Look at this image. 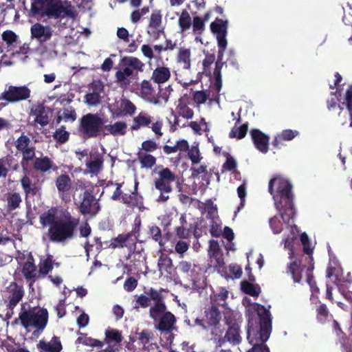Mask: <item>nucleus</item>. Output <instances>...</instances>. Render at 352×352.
<instances>
[{"label": "nucleus", "mask_w": 352, "mask_h": 352, "mask_svg": "<svg viewBox=\"0 0 352 352\" xmlns=\"http://www.w3.org/2000/svg\"><path fill=\"white\" fill-rule=\"evenodd\" d=\"M140 225H135L133 230L126 234H120L116 237L112 238L109 244L105 241L107 244L106 248L115 250L116 248H126L129 252L134 251L137 243L138 237L139 236Z\"/></svg>", "instance_id": "nucleus-12"}, {"label": "nucleus", "mask_w": 352, "mask_h": 352, "mask_svg": "<svg viewBox=\"0 0 352 352\" xmlns=\"http://www.w3.org/2000/svg\"><path fill=\"white\" fill-rule=\"evenodd\" d=\"M162 126L163 122L162 120H158L153 122V117L148 113L141 111L136 116L133 117L131 130L132 131H137L143 128L151 127L157 137L160 138L163 135L162 131Z\"/></svg>", "instance_id": "nucleus-13"}, {"label": "nucleus", "mask_w": 352, "mask_h": 352, "mask_svg": "<svg viewBox=\"0 0 352 352\" xmlns=\"http://www.w3.org/2000/svg\"><path fill=\"white\" fill-rule=\"evenodd\" d=\"M57 213V208L52 207L39 216V222L43 227L49 226L46 236L50 241L64 243L76 237L80 219L67 210L60 217Z\"/></svg>", "instance_id": "nucleus-2"}, {"label": "nucleus", "mask_w": 352, "mask_h": 352, "mask_svg": "<svg viewBox=\"0 0 352 352\" xmlns=\"http://www.w3.org/2000/svg\"><path fill=\"white\" fill-rule=\"evenodd\" d=\"M226 323L228 326V330L222 339L219 340L220 344H224L228 342L233 345L241 343V337L240 335V326L236 321L226 318Z\"/></svg>", "instance_id": "nucleus-18"}, {"label": "nucleus", "mask_w": 352, "mask_h": 352, "mask_svg": "<svg viewBox=\"0 0 352 352\" xmlns=\"http://www.w3.org/2000/svg\"><path fill=\"white\" fill-rule=\"evenodd\" d=\"M55 185L57 188L59 197L64 201L70 200V197L67 195L72 186V181L69 175L66 173H62L56 178Z\"/></svg>", "instance_id": "nucleus-20"}, {"label": "nucleus", "mask_w": 352, "mask_h": 352, "mask_svg": "<svg viewBox=\"0 0 352 352\" xmlns=\"http://www.w3.org/2000/svg\"><path fill=\"white\" fill-rule=\"evenodd\" d=\"M54 138L60 144L67 142L69 138V133L65 130V127L62 126L55 131L53 135Z\"/></svg>", "instance_id": "nucleus-53"}, {"label": "nucleus", "mask_w": 352, "mask_h": 352, "mask_svg": "<svg viewBox=\"0 0 352 352\" xmlns=\"http://www.w3.org/2000/svg\"><path fill=\"white\" fill-rule=\"evenodd\" d=\"M104 130L107 131V133L104 132V134H110L113 136H122L124 135L127 131V124L124 121H117L113 124H104Z\"/></svg>", "instance_id": "nucleus-28"}, {"label": "nucleus", "mask_w": 352, "mask_h": 352, "mask_svg": "<svg viewBox=\"0 0 352 352\" xmlns=\"http://www.w3.org/2000/svg\"><path fill=\"white\" fill-rule=\"evenodd\" d=\"M222 254L219 243L214 240L210 241L208 255L210 257H217V255Z\"/></svg>", "instance_id": "nucleus-62"}, {"label": "nucleus", "mask_w": 352, "mask_h": 352, "mask_svg": "<svg viewBox=\"0 0 352 352\" xmlns=\"http://www.w3.org/2000/svg\"><path fill=\"white\" fill-rule=\"evenodd\" d=\"M329 316V311L325 304H320L317 307L316 318L320 323H325L328 320Z\"/></svg>", "instance_id": "nucleus-50"}, {"label": "nucleus", "mask_w": 352, "mask_h": 352, "mask_svg": "<svg viewBox=\"0 0 352 352\" xmlns=\"http://www.w3.org/2000/svg\"><path fill=\"white\" fill-rule=\"evenodd\" d=\"M346 109L349 111L350 116V127H352V84L349 86L344 96V100L342 102Z\"/></svg>", "instance_id": "nucleus-49"}, {"label": "nucleus", "mask_w": 352, "mask_h": 352, "mask_svg": "<svg viewBox=\"0 0 352 352\" xmlns=\"http://www.w3.org/2000/svg\"><path fill=\"white\" fill-rule=\"evenodd\" d=\"M219 50L217 54V60L215 63V67L213 72L214 76V87L217 91H219L222 86L221 69L225 62H223V58L227 47L228 42L217 43Z\"/></svg>", "instance_id": "nucleus-17"}, {"label": "nucleus", "mask_w": 352, "mask_h": 352, "mask_svg": "<svg viewBox=\"0 0 352 352\" xmlns=\"http://www.w3.org/2000/svg\"><path fill=\"white\" fill-rule=\"evenodd\" d=\"M76 343L92 347H102L103 346L102 341L87 337L86 336L78 337L76 340Z\"/></svg>", "instance_id": "nucleus-51"}, {"label": "nucleus", "mask_w": 352, "mask_h": 352, "mask_svg": "<svg viewBox=\"0 0 352 352\" xmlns=\"http://www.w3.org/2000/svg\"><path fill=\"white\" fill-rule=\"evenodd\" d=\"M104 119L98 113H86L78 120L77 134L83 140L104 136Z\"/></svg>", "instance_id": "nucleus-7"}, {"label": "nucleus", "mask_w": 352, "mask_h": 352, "mask_svg": "<svg viewBox=\"0 0 352 352\" xmlns=\"http://www.w3.org/2000/svg\"><path fill=\"white\" fill-rule=\"evenodd\" d=\"M300 239L303 245V252L307 254V256H311L310 254L312 253L313 250L310 247L308 235L305 232H303L300 234Z\"/></svg>", "instance_id": "nucleus-61"}, {"label": "nucleus", "mask_w": 352, "mask_h": 352, "mask_svg": "<svg viewBox=\"0 0 352 352\" xmlns=\"http://www.w3.org/2000/svg\"><path fill=\"white\" fill-rule=\"evenodd\" d=\"M163 288L157 290L153 287L145 289L144 294L137 296L135 307L143 309L150 307L148 314L155 327L160 332L170 333L175 329L177 322L175 316L167 311V306L162 293Z\"/></svg>", "instance_id": "nucleus-1"}, {"label": "nucleus", "mask_w": 352, "mask_h": 352, "mask_svg": "<svg viewBox=\"0 0 352 352\" xmlns=\"http://www.w3.org/2000/svg\"><path fill=\"white\" fill-rule=\"evenodd\" d=\"M30 94V89L25 85H10L7 90L0 94V100H3L9 103H15L28 99Z\"/></svg>", "instance_id": "nucleus-14"}, {"label": "nucleus", "mask_w": 352, "mask_h": 352, "mask_svg": "<svg viewBox=\"0 0 352 352\" xmlns=\"http://www.w3.org/2000/svg\"><path fill=\"white\" fill-rule=\"evenodd\" d=\"M241 288L245 294L251 296H258L261 293V288L258 285H254L247 280L241 282Z\"/></svg>", "instance_id": "nucleus-42"}, {"label": "nucleus", "mask_w": 352, "mask_h": 352, "mask_svg": "<svg viewBox=\"0 0 352 352\" xmlns=\"http://www.w3.org/2000/svg\"><path fill=\"white\" fill-rule=\"evenodd\" d=\"M20 182L26 197L35 196L38 192L39 188L36 184H32V180L26 175L21 177Z\"/></svg>", "instance_id": "nucleus-34"}, {"label": "nucleus", "mask_w": 352, "mask_h": 352, "mask_svg": "<svg viewBox=\"0 0 352 352\" xmlns=\"http://www.w3.org/2000/svg\"><path fill=\"white\" fill-rule=\"evenodd\" d=\"M37 348L39 352H60L63 346L60 338L54 336L49 342L41 340L37 344Z\"/></svg>", "instance_id": "nucleus-26"}, {"label": "nucleus", "mask_w": 352, "mask_h": 352, "mask_svg": "<svg viewBox=\"0 0 352 352\" xmlns=\"http://www.w3.org/2000/svg\"><path fill=\"white\" fill-rule=\"evenodd\" d=\"M144 63L135 56H124L119 61L120 69L116 72V82L122 88L129 86L130 77H136L139 72H142Z\"/></svg>", "instance_id": "nucleus-8"}, {"label": "nucleus", "mask_w": 352, "mask_h": 352, "mask_svg": "<svg viewBox=\"0 0 352 352\" xmlns=\"http://www.w3.org/2000/svg\"><path fill=\"white\" fill-rule=\"evenodd\" d=\"M253 309L259 318V325L254 327L249 321L247 330V339L252 345L265 343L272 332V318L270 312L263 305L258 303L252 305Z\"/></svg>", "instance_id": "nucleus-5"}, {"label": "nucleus", "mask_w": 352, "mask_h": 352, "mask_svg": "<svg viewBox=\"0 0 352 352\" xmlns=\"http://www.w3.org/2000/svg\"><path fill=\"white\" fill-rule=\"evenodd\" d=\"M172 260L166 254H162L157 261V266L160 274H163L164 272L170 273L172 268Z\"/></svg>", "instance_id": "nucleus-38"}, {"label": "nucleus", "mask_w": 352, "mask_h": 352, "mask_svg": "<svg viewBox=\"0 0 352 352\" xmlns=\"http://www.w3.org/2000/svg\"><path fill=\"white\" fill-rule=\"evenodd\" d=\"M292 189L291 182L280 175H274L269 182L268 191L272 195L275 208L285 223H289L296 214Z\"/></svg>", "instance_id": "nucleus-3"}, {"label": "nucleus", "mask_w": 352, "mask_h": 352, "mask_svg": "<svg viewBox=\"0 0 352 352\" xmlns=\"http://www.w3.org/2000/svg\"><path fill=\"white\" fill-rule=\"evenodd\" d=\"M18 320L26 329L34 327L38 331H43L47 324L48 311L45 308L40 309L37 312L33 309H22L19 314V318L15 320V323Z\"/></svg>", "instance_id": "nucleus-9"}, {"label": "nucleus", "mask_w": 352, "mask_h": 352, "mask_svg": "<svg viewBox=\"0 0 352 352\" xmlns=\"http://www.w3.org/2000/svg\"><path fill=\"white\" fill-rule=\"evenodd\" d=\"M206 318L209 325L217 326L221 319V316L219 309L215 306H212L206 312Z\"/></svg>", "instance_id": "nucleus-41"}, {"label": "nucleus", "mask_w": 352, "mask_h": 352, "mask_svg": "<svg viewBox=\"0 0 352 352\" xmlns=\"http://www.w3.org/2000/svg\"><path fill=\"white\" fill-rule=\"evenodd\" d=\"M191 17L186 10H183L178 19V25L181 32H184L190 29L192 25Z\"/></svg>", "instance_id": "nucleus-39"}, {"label": "nucleus", "mask_w": 352, "mask_h": 352, "mask_svg": "<svg viewBox=\"0 0 352 352\" xmlns=\"http://www.w3.org/2000/svg\"><path fill=\"white\" fill-rule=\"evenodd\" d=\"M248 131V122H245L239 127L234 126L229 133V138L241 140L244 138Z\"/></svg>", "instance_id": "nucleus-43"}, {"label": "nucleus", "mask_w": 352, "mask_h": 352, "mask_svg": "<svg viewBox=\"0 0 352 352\" xmlns=\"http://www.w3.org/2000/svg\"><path fill=\"white\" fill-rule=\"evenodd\" d=\"M228 20L216 18V19L210 23V28L211 32L216 35L217 43L228 42L226 36L228 34Z\"/></svg>", "instance_id": "nucleus-22"}, {"label": "nucleus", "mask_w": 352, "mask_h": 352, "mask_svg": "<svg viewBox=\"0 0 352 352\" xmlns=\"http://www.w3.org/2000/svg\"><path fill=\"white\" fill-rule=\"evenodd\" d=\"M333 97L327 100V107L329 111L336 110L337 108L340 109V107H342L343 104L338 103V98L336 97V93L331 92Z\"/></svg>", "instance_id": "nucleus-60"}, {"label": "nucleus", "mask_w": 352, "mask_h": 352, "mask_svg": "<svg viewBox=\"0 0 352 352\" xmlns=\"http://www.w3.org/2000/svg\"><path fill=\"white\" fill-rule=\"evenodd\" d=\"M54 262L53 256L50 254L47 255L45 259L41 260L38 265L39 274L43 276L47 275L53 270Z\"/></svg>", "instance_id": "nucleus-36"}, {"label": "nucleus", "mask_w": 352, "mask_h": 352, "mask_svg": "<svg viewBox=\"0 0 352 352\" xmlns=\"http://www.w3.org/2000/svg\"><path fill=\"white\" fill-rule=\"evenodd\" d=\"M137 155L142 168L149 169L156 164V158L151 154L140 151Z\"/></svg>", "instance_id": "nucleus-37"}, {"label": "nucleus", "mask_w": 352, "mask_h": 352, "mask_svg": "<svg viewBox=\"0 0 352 352\" xmlns=\"http://www.w3.org/2000/svg\"><path fill=\"white\" fill-rule=\"evenodd\" d=\"M191 51L190 49L180 47L177 54V63L182 65L184 69H189L191 66Z\"/></svg>", "instance_id": "nucleus-32"}, {"label": "nucleus", "mask_w": 352, "mask_h": 352, "mask_svg": "<svg viewBox=\"0 0 352 352\" xmlns=\"http://www.w3.org/2000/svg\"><path fill=\"white\" fill-rule=\"evenodd\" d=\"M136 111L135 105L129 99L123 98L120 100V111L124 115L133 116Z\"/></svg>", "instance_id": "nucleus-44"}, {"label": "nucleus", "mask_w": 352, "mask_h": 352, "mask_svg": "<svg viewBox=\"0 0 352 352\" xmlns=\"http://www.w3.org/2000/svg\"><path fill=\"white\" fill-rule=\"evenodd\" d=\"M237 164L236 160L230 155L226 158L225 163L222 166L223 170L232 171L234 175H241V173L236 169Z\"/></svg>", "instance_id": "nucleus-54"}, {"label": "nucleus", "mask_w": 352, "mask_h": 352, "mask_svg": "<svg viewBox=\"0 0 352 352\" xmlns=\"http://www.w3.org/2000/svg\"><path fill=\"white\" fill-rule=\"evenodd\" d=\"M210 267L214 268L222 277L228 280L230 276L227 272L223 254L217 255V257H210Z\"/></svg>", "instance_id": "nucleus-27"}, {"label": "nucleus", "mask_w": 352, "mask_h": 352, "mask_svg": "<svg viewBox=\"0 0 352 352\" xmlns=\"http://www.w3.org/2000/svg\"><path fill=\"white\" fill-rule=\"evenodd\" d=\"M7 200V209L9 211H12L18 208L21 202L22 199L19 192H8L6 195Z\"/></svg>", "instance_id": "nucleus-35"}, {"label": "nucleus", "mask_w": 352, "mask_h": 352, "mask_svg": "<svg viewBox=\"0 0 352 352\" xmlns=\"http://www.w3.org/2000/svg\"><path fill=\"white\" fill-rule=\"evenodd\" d=\"M157 148V144L152 140H147L142 143V149L146 153L153 152L156 151Z\"/></svg>", "instance_id": "nucleus-64"}, {"label": "nucleus", "mask_w": 352, "mask_h": 352, "mask_svg": "<svg viewBox=\"0 0 352 352\" xmlns=\"http://www.w3.org/2000/svg\"><path fill=\"white\" fill-rule=\"evenodd\" d=\"M85 102L90 106H96L101 102V96L95 93H88L85 97Z\"/></svg>", "instance_id": "nucleus-58"}, {"label": "nucleus", "mask_w": 352, "mask_h": 352, "mask_svg": "<svg viewBox=\"0 0 352 352\" xmlns=\"http://www.w3.org/2000/svg\"><path fill=\"white\" fill-rule=\"evenodd\" d=\"M123 337L121 331L117 329H107L105 331V342L110 343L114 341L117 343H120L122 341Z\"/></svg>", "instance_id": "nucleus-46"}, {"label": "nucleus", "mask_w": 352, "mask_h": 352, "mask_svg": "<svg viewBox=\"0 0 352 352\" xmlns=\"http://www.w3.org/2000/svg\"><path fill=\"white\" fill-rule=\"evenodd\" d=\"M21 272L26 280H32L34 282L35 279L38 278L36 267L34 263L32 257L28 258V260L24 263Z\"/></svg>", "instance_id": "nucleus-30"}, {"label": "nucleus", "mask_w": 352, "mask_h": 352, "mask_svg": "<svg viewBox=\"0 0 352 352\" xmlns=\"http://www.w3.org/2000/svg\"><path fill=\"white\" fill-rule=\"evenodd\" d=\"M349 122H350V116L347 109H344V107H340L339 112L337 118L338 124L344 126L346 125Z\"/></svg>", "instance_id": "nucleus-56"}, {"label": "nucleus", "mask_w": 352, "mask_h": 352, "mask_svg": "<svg viewBox=\"0 0 352 352\" xmlns=\"http://www.w3.org/2000/svg\"><path fill=\"white\" fill-rule=\"evenodd\" d=\"M78 210L82 215L96 216L100 212V204L94 195L92 190H86L83 192Z\"/></svg>", "instance_id": "nucleus-16"}, {"label": "nucleus", "mask_w": 352, "mask_h": 352, "mask_svg": "<svg viewBox=\"0 0 352 352\" xmlns=\"http://www.w3.org/2000/svg\"><path fill=\"white\" fill-rule=\"evenodd\" d=\"M33 169L38 173H46L50 170L56 171L57 165L47 156L35 157L33 162Z\"/></svg>", "instance_id": "nucleus-23"}, {"label": "nucleus", "mask_w": 352, "mask_h": 352, "mask_svg": "<svg viewBox=\"0 0 352 352\" xmlns=\"http://www.w3.org/2000/svg\"><path fill=\"white\" fill-rule=\"evenodd\" d=\"M170 70L168 67L157 66L152 73L151 80L159 85L163 84L170 79Z\"/></svg>", "instance_id": "nucleus-29"}, {"label": "nucleus", "mask_w": 352, "mask_h": 352, "mask_svg": "<svg viewBox=\"0 0 352 352\" xmlns=\"http://www.w3.org/2000/svg\"><path fill=\"white\" fill-rule=\"evenodd\" d=\"M298 135V131L292 129L283 130L279 135V138L284 141H290Z\"/></svg>", "instance_id": "nucleus-63"}, {"label": "nucleus", "mask_w": 352, "mask_h": 352, "mask_svg": "<svg viewBox=\"0 0 352 352\" xmlns=\"http://www.w3.org/2000/svg\"><path fill=\"white\" fill-rule=\"evenodd\" d=\"M177 113L179 116L186 119H192L194 116L193 110L186 103L180 101L177 107Z\"/></svg>", "instance_id": "nucleus-45"}, {"label": "nucleus", "mask_w": 352, "mask_h": 352, "mask_svg": "<svg viewBox=\"0 0 352 352\" xmlns=\"http://www.w3.org/2000/svg\"><path fill=\"white\" fill-rule=\"evenodd\" d=\"M188 155L192 164H197L200 162L201 157H200L199 150L197 146H192L188 150Z\"/></svg>", "instance_id": "nucleus-59"}, {"label": "nucleus", "mask_w": 352, "mask_h": 352, "mask_svg": "<svg viewBox=\"0 0 352 352\" xmlns=\"http://www.w3.org/2000/svg\"><path fill=\"white\" fill-rule=\"evenodd\" d=\"M30 11L33 16L74 19L76 16L74 7L60 0H32Z\"/></svg>", "instance_id": "nucleus-4"}, {"label": "nucleus", "mask_w": 352, "mask_h": 352, "mask_svg": "<svg viewBox=\"0 0 352 352\" xmlns=\"http://www.w3.org/2000/svg\"><path fill=\"white\" fill-rule=\"evenodd\" d=\"M52 109L45 106L43 102L33 105L30 108V115L34 117L30 125L36 127L38 125L44 127L50 124V113H52Z\"/></svg>", "instance_id": "nucleus-15"}, {"label": "nucleus", "mask_w": 352, "mask_h": 352, "mask_svg": "<svg viewBox=\"0 0 352 352\" xmlns=\"http://www.w3.org/2000/svg\"><path fill=\"white\" fill-rule=\"evenodd\" d=\"M314 269V258L312 256H305L300 260H296L287 265V272L292 275L294 283H300L302 274L306 276V281L310 287L312 294L320 292L316 280H314L313 270Z\"/></svg>", "instance_id": "nucleus-6"}, {"label": "nucleus", "mask_w": 352, "mask_h": 352, "mask_svg": "<svg viewBox=\"0 0 352 352\" xmlns=\"http://www.w3.org/2000/svg\"><path fill=\"white\" fill-rule=\"evenodd\" d=\"M140 91L141 97L148 102L155 105H160L162 104L159 101V97L153 94L154 88L150 80H143L140 83Z\"/></svg>", "instance_id": "nucleus-24"}, {"label": "nucleus", "mask_w": 352, "mask_h": 352, "mask_svg": "<svg viewBox=\"0 0 352 352\" xmlns=\"http://www.w3.org/2000/svg\"><path fill=\"white\" fill-rule=\"evenodd\" d=\"M215 60V56L214 54H208L206 55L204 59L202 61L203 72L202 74L206 76H211V65Z\"/></svg>", "instance_id": "nucleus-47"}, {"label": "nucleus", "mask_w": 352, "mask_h": 352, "mask_svg": "<svg viewBox=\"0 0 352 352\" xmlns=\"http://www.w3.org/2000/svg\"><path fill=\"white\" fill-rule=\"evenodd\" d=\"M30 32L32 38H36L41 41H48L53 34V30L50 26H43L39 23L32 25Z\"/></svg>", "instance_id": "nucleus-25"}, {"label": "nucleus", "mask_w": 352, "mask_h": 352, "mask_svg": "<svg viewBox=\"0 0 352 352\" xmlns=\"http://www.w3.org/2000/svg\"><path fill=\"white\" fill-rule=\"evenodd\" d=\"M157 175L158 178L154 181L155 188L160 192L157 201L164 203L169 199L166 194L172 192L171 184L176 180L177 176L168 168H163L158 171Z\"/></svg>", "instance_id": "nucleus-10"}, {"label": "nucleus", "mask_w": 352, "mask_h": 352, "mask_svg": "<svg viewBox=\"0 0 352 352\" xmlns=\"http://www.w3.org/2000/svg\"><path fill=\"white\" fill-rule=\"evenodd\" d=\"M103 162L102 156L98 154L94 160L87 162L86 166L89 168V173L97 175L102 168Z\"/></svg>", "instance_id": "nucleus-40"}, {"label": "nucleus", "mask_w": 352, "mask_h": 352, "mask_svg": "<svg viewBox=\"0 0 352 352\" xmlns=\"http://www.w3.org/2000/svg\"><path fill=\"white\" fill-rule=\"evenodd\" d=\"M270 226L273 232L276 234H280L283 231V223L278 217L274 216L270 219Z\"/></svg>", "instance_id": "nucleus-57"}, {"label": "nucleus", "mask_w": 352, "mask_h": 352, "mask_svg": "<svg viewBox=\"0 0 352 352\" xmlns=\"http://www.w3.org/2000/svg\"><path fill=\"white\" fill-rule=\"evenodd\" d=\"M192 32L195 35H201L205 30V23L201 16L193 17L192 21Z\"/></svg>", "instance_id": "nucleus-52"}, {"label": "nucleus", "mask_w": 352, "mask_h": 352, "mask_svg": "<svg viewBox=\"0 0 352 352\" xmlns=\"http://www.w3.org/2000/svg\"><path fill=\"white\" fill-rule=\"evenodd\" d=\"M162 15L160 10H153L151 14L148 26L155 30L157 36L160 33H164V28L162 26Z\"/></svg>", "instance_id": "nucleus-31"}, {"label": "nucleus", "mask_w": 352, "mask_h": 352, "mask_svg": "<svg viewBox=\"0 0 352 352\" xmlns=\"http://www.w3.org/2000/svg\"><path fill=\"white\" fill-rule=\"evenodd\" d=\"M252 141L255 148L263 153L269 150L270 137L258 129H252L250 131Z\"/></svg>", "instance_id": "nucleus-21"}, {"label": "nucleus", "mask_w": 352, "mask_h": 352, "mask_svg": "<svg viewBox=\"0 0 352 352\" xmlns=\"http://www.w3.org/2000/svg\"><path fill=\"white\" fill-rule=\"evenodd\" d=\"M122 202L129 208H135L142 205L143 201L142 196L139 195L137 192L131 194L124 193L121 197Z\"/></svg>", "instance_id": "nucleus-33"}, {"label": "nucleus", "mask_w": 352, "mask_h": 352, "mask_svg": "<svg viewBox=\"0 0 352 352\" xmlns=\"http://www.w3.org/2000/svg\"><path fill=\"white\" fill-rule=\"evenodd\" d=\"M2 39L5 41L8 47H14L17 41L16 34L12 30H6L2 34Z\"/></svg>", "instance_id": "nucleus-55"}, {"label": "nucleus", "mask_w": 352, "mask_h": 352, "mask_svg": "<svg viewBox=\"0 0 352 352\" xmlns=\"http://www.w3.org/2000/svg\"><path fill=\"white\" fill-rule=\"evenodd\" d=\"M25 289L22 285L12 281L5 288L3 300L6 307V316L11 318L14 309L23 300Z\"/></svg>", "instance_id": "nucleus-11"}, {"label": "nucleus", "mask_w": 352, "mask_h": 352, "mask_svg": "<svg viewBox=\"0 0 352 352\" xmlns=\"http://www.w3.org/2000/svg\"><path fill=\"white\" fill-rule=\"evenodd\" d=\"M14 159L10 155L0 158V178H6L9 173V168L6 165H10Z\"/></svg>", "instance_id": "nucleus-48"}, {"label": "nucleus", "mask_w": 352, "mask_h": 352, "mask_svg": "<svg viewBox=\"0 0 352 352\" xmlns=\"http://www.w3.org/2000/svg\"><path fill=\"white\" fill-rule=\"evenodd\" d=\"M14 145L18 152L22 156H36V147L31 144L30 138L22 133L21 135L14 141Z\"/></svg>", "instance_id": "nucleus-19"}]
</instances>
